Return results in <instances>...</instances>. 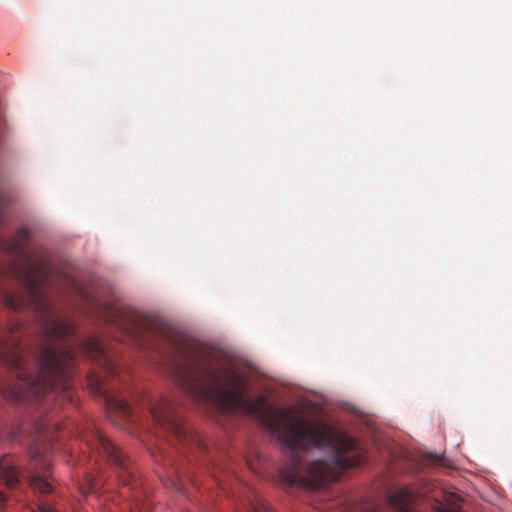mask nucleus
<instances>
[{"instance_id":"1","label":"nucleus","mask_w":512,"mask_h":512,"mask_svg":"<svg viewBox=\"0 0 512 512\" xmlns=\"http://www.w3.org/2000/svg\"><path fill=\"white\" fill-rule=\"evenodd\" d=\"M3 303L13 311L29 309L41 321L42 342L35 356L33 368L17 348L9 347L6 340H0V358L7 360L18 378L17 386H7L5 397L17 401H40L54 394L72 400V368L77 353H83L103 367L114 377L118 370L107 355L102 344L95 338L80 343H66L73 335L74 324L55 309L45 290H18L5 293Z\"/></svg>"},{"instance_id":"2","label":"nucleus","mask_w":512,"mask_h":512,"mask_svg":"<svg viewBox=\"0 0 512 512\" xmlns=\"http://www.w3.org/2000/svg\"><path fill=\"white\" fill-rule=\"evenodd\" d=\"M266 426L277 437L287 458V467L280 473L291 485L317 488L330 478L331 467L327 462L306 461V453L311 447L331 449V462L341 470L364 462L365 451L358 442L328 424L306 421L301 417L272 415L266 417Z\"/></svg>"},{"instance_id":"3","label":"nucleus","mask_w":512,"mask_h":512,"mask_svg":"<svg viewBox=\"0 0 512 512\" xmlns=\"http://www.w3.org/2000/svg\"><path fill=\"white\" fill-rule=\"evenodd\" d=\"M221 359V353L213 349L189 354L173 364V377L186 394L199 402L216 403L224 410L250 416L262 414L266 399L245 397L246 377L236 369L218 367Z\"/></svg>"},{"instance_id":"4","label":"nucleus","mask_w":512,"mask_h":512,"mask_svg":"<svg viewBox=\"0 0 512 512\" xmlns=\"http://www.w3.org/2000/svg\"><path fill=\"white\" fill-rule=\"evenodd\" d=\"M79 291L87 302L88 314L115 326L138 348H153L155 339L166 337L167 326L159 316L140 312L119 302L100 301L90 296L89 290Z\"/></svg>"},{"instance_id":"5","label":"nucleus","mask_w":512,"mask_h":512,"mask_svg":"<svg viewBox=\"0 0 512 512\" xmlns=\"http://www.w3.org/2000/svg\"><path fill=\"white\" fill-rule=\"evenodd\" d=\"M149 411L155 423L183 445L198 443V436L184 423L176 406L168 399L161 398L149 403Z\"/></svg>"},{"instance_id":"6","label":"nucleus","mask_w":512,"mask_h":512,"mask_svg":"<svg viewBox=\"0 0 512 512\" xmlns=\"http://www.w3.org/2000/svg\"><path fill=\"white\" fill-rule=\"evenodd\" d=\"M86 445L93 451L104 456L119 470V479L125 486L129 485L133 474L129 469V460L98 428L91 427L83 435Z\"/></svg>"},{"instance_id":"7","label":"nucleus","mask_w":512,"mask_h":512,"mask_svg":"<svg viewBox=\"0 0 512 512\" xmlns=\"http://www.w3.org/2000/svg\"><path fill=\"white\" fill-rule=\"evenodd\" d=\"M89 383L91 385L92 390L101 396L104 397L106 404L111 408L123 416H130L132 414V407L127 399L121 397L118 394L109 392L107 388H105L101 379L96 376H91L89 378Z\"/></svg>"},{"instance_id":"8","label":"nucleus","mask_w":512,"mask_h":512,"mask_svg":"<svg viewBox=\"0 0 512 512\" xmlns=\"http://www.w3.org/2000/svg\"><path fill=\"white\" fill-rule=\"evenodd\" d=\"M0 481L7 488H14L19 482V471L11 456L4 455L0 458ZM6 500V494L0 490V507H2Z\"/></svg>"},{"instance_id":"9","label":"nucleus","mask_w":512,"mask_h":512,"mask_svg":"<svg viewBox=\"0 0 512 512\" xmlns=\"http://www.w3.org/2000/svg\"><path fill=\"white\" fill-rule=\"evenodd\" d=\"M29 241V230L21 228L17 231L15 236L9 240L1 243L3 249L12 257L26 258L25 247Z\"/></svg>"},{"instance_id":"10","label":"nucleus","mask_w":512,"mask_h":512,"mask_svg":"<svg viewBox=\"0 0 512 512\" xmlns=\"http://www.w3.org/2000/svg\"><path fill=\"white\" fill-rule=\"evenodd\" d=\"M30 486L42 494H48L52 491V485L39 475H32L29 480Z\"/></svg>"},{"instance_id":"11","label":"nucleus","mask_w":512,"mask_h":512,"mask_svg":"<svg viewBox=\"0 0 512 512\" xmlns=\"http://www.w3.org/2000/svg\"><path fill=\"white\" fill-rule=\"evenodd\" d=\"M250 512H272V510L260 500H256L254 503H251Z\"/></svg>"},{"instance_id":"12","label":"nucleus","mask_w":512,"mask_h":512,"mask_svg":"<svg viewBox=\"0 0 512 512\" xmlns=\"http://www.w3.org/2000/svg\"><path fill=\"white\" fill-rule=\"evenodd\" d=\"M446 500L450 502L455 508H458L460 506L461 497L452 493L447 496Z\"/></svg>"},{"instance_id":"13","label":"nucleus","mask_w":512,"mask_h":512,"mask_svg":"<svg viewBox=\"0 0 512 512\" xmlns=\"http://www.w3.org/2000/svg\"><path fill=\"white\" fill-rule=\"evenodd\" d=\"M37 510L38 512H55L51 506L45 503L39 504Z\"/></svg>"},{"instance_id":"14","label":"nucleus","mask_w":512,"mask_h":512,"mask_svg":"<svg viewBox=\"0 0 512 512\" xmlns=\"http://www.w3.org/2000/svg\"><path fill=\"white\" fill-rule=\"evenodd\" d=\"M38 456H40V453H39V451H36L35 457H38Z\"/></svg>"}]
</instances>
